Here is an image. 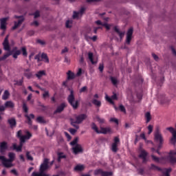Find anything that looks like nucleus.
<instances>
[{"mask_svg":"<svg viewBox=\"0 0 176 176\" xmlns=\"http://www.w3.org/2000/svg\"><path fill=\"white\" fill-rule=\"evenodd\" d=\"M3 47L6 52H8L5 54L3 56L0 57V61H4L8 57L12 56L15 50H17V47H14L12 50H10V44H9V34L7 35L2 43Z\"/></svg>","mask_w":176,"mask_h":176,"instance_id":"f257e3e1","label":"nucleus"},{"mask_svg":"<svg viewBox=\"0 0 176 176\" xmlns=\"http://www.w3.org/2000/svg\"><path fill=\"white\" fill-rule=\"evenodd\" d=\"M9 159H6L5 156H0V160L2 161V164L6 168H10V167H13V162H14V159H16V154L14 153H8Z\"/></svg>","mask_w":176,"mask_h":176,"instance_id":"f03ea898","label":"nucleus"},{"mask_svg":"<svg viewBox=\"0 0 176 176\" xmlns=\"http://www.w3.org/2000/svg\"><path fill=\"white\" fill-rule=\"evenodd\" d=\"M49 169V159L45 158L43 162L40 166L39 171L40 173L33 172L32 176H49V175L45 174V171Z\"/></svg>","mask_w":176,"mask_h":176,"instance_id":"7ed1b4c3","label":"nucleus"},{"mask_svg":"<svg viewBox=\"0 0 176 176\" xmlns=\"http://www.w3.org/2000/svg\"><path fill=\"white\" fill-rule=\"evenodd\" d=\"M22 108L25 113L24 116L27 119L25 123H27V124H28L29 126H32V119H35V115H34L33 113H30L28 115V107H27V103H25V102H23Z\"/></svg>","mask_w":176,"mask_h":176,"instance_id":"20e7f679","label":"nucleus"},{"mask_svg":"<svg viewBox=\"0 0 176 176\" xmlns=\"http://www.w3.org/2000/svg\"><path fill=\"white\" fill-rule=\"evenodd\" d=\"M154 141L158 144V148H162L163 142H164V138H163V135L160 132V129L159 127L156 128L154 132Z\"/></svg>","mask_w":176,"mask_h":176,"instance_id":"39448f33","label":"nucleus"},{"mask_svg":"<svg viewBox=\"0 0 176 176\" xmlns=\"http://www.w3.org/2000/svg\"><path fill=\"white\" fill-rule=\"evenodd\" d=\"M69 90L70 91V94L67 97V101L74 109H78L79 107V100H75L74 90L71 89H69Z\"/></svg>","mask_w":176,"mask_h":176,"instance_id":"423d86ee","label":"nucleus"},{"mask_svg":"<svg viewBox=\"0 0 176 176\" xmlns=\"http://www.w3.org/2000/svg\"><path fill=\"white\" fill-rule=\"evenodd\" d=\"M91 128L94 131L96 132L97 134H108V133H111V127L100 126V131L98 130V126H97V124L94 122L91 124Z\"/></svg>","mask_w":176,"mask_h":176,"instance_id":"0eeeda50","label":"nucleus"},{"mask_svg":"<svg viewBox=\"0 0 176 176\" xmlns=\"http://www.w3.org/2000/svg\"><path fill=\"white\" fill-rule=\"evenodd\" d=\"M166 160L170 164H176V151H170L168 155L166 157Z\"/></svg>","mask_w":176,"mask_h":176,"instance_id":"6e6552de","label":"nucleus"},{"mask_svg":"<svg viewBox=\"0 0 176 176\" xmlns=\"http://www.w3.org/2000/svg\"><path fill=\"white\" fill-rule=\"evenodd\" d=\"M14 19H18V21H14V26L12 27V30H17V28H19V27L23 24V23H24V20H25V19L24 18V16H17L15 15L14 16Z\"/></svg>","mask_w":176,"mask_h":176,"instance_id":"1a4fd4ad","label":"nucleus"},{"mask_svg":"<svg viewBox=\"0 0 176 176\" xmlns=\"http://www.w3.org/2000/svg\"><path fill=\"white\" fill-rule=\"evenodd\" d=\"M94 175H101V176H113V173L112 172H108V171H104L102 169H97L94 171Z\"/></svg>","mask_w":176,"mask_h":176,"instance_id":"9d476101","label":"nucleus"},{"mask_svg":"<svg viewBox=\"0 0 176 176\" xmlns=\"http://www.w3.org/2000/svg\"><path fill=\"white\" fill-rule=\"evenodd\" d=\"M166 130H168V131H170V133H171V134L173 135V137L170 139V142L173 145H175V143H176V129H174V128L170 126V127L166 128Z\"/></svg>","mask_w":176,"mask_h":176,"instance_id":"9b49d317","label":"nucleus"},{"mask_svg":"<svg viewBox=\"0 0 176 176\" xmlns=\"http://www.w3.org/2000/svg\"><path fill=\"white\" fill-rule=\"evenodd\" d=\"M75 119L76 123L77 124H80V123H82L83 120H86V119H87V115L85 113H81L78 116H76Z\"/></svg>","mask_w":176,"mask_h":176,"instance_id":"f8f14e48","label":"nucleus"},{"mask_svg":"<svg viewBox=\"0 0 176 176\" xmlns=\"http://www.w3.org/2000/svg\"><path fill=\"white\" fill-rule=\"evenodd\" d=\"M133 28H131L128 30L126 32V45H130L131 43V39H133Z\"/></svg>","mask_w":176,"mask_h":176,"instance_id":"ddd939ff","label":"nucleus"},{"mask_svg":"<svg viewBox=\"0 0 176 176\" xmlns=\"http://www.w3.org/2000/svg\"><path fill=\"white\" fill-rule=\"evenodd\" d=\"M120 142L119 137L116 136L114 138L113 143L111 144L112 152H118V144Z\"/></svg>","mask_w":176,"mask_h":176,"instance_id":"4468645a","label":"nucleus"},{"mask_svg":"<svg viewBox=\"0 0 176 176\" xmlns=\"http://www.w3.org/2000/svg\"><path fill=\"white\" fill-rule=\"evenodd\" d=\"M21 134H23V131H21V130H19L17 132V135H16L18 138H19V140H21L22 137H25V139H27V140H30V138H31V137H32V134L31 133H30V131H28L26 133V135H22Z\"/></svg>","mask_w":176,"mask_h":176,"instance_id":"2eb2a0df","label":"nucleus"},{"mask_svg":"<svg viewBox=\"0 0 176 176\" xmlns=\"http://www.w3.org/2000/svg\"><path fill=\"white\" fill-rule=\"evenodd\" d=\"M23 75L27 79H32L34 78V74H32V72L30 69H25L23 70Z\"/></svg>","mask_w":176,"mask_h":176,"instance_id":"dca6fc26","label":"nucleus"},{"mask_svg":"<svg viewBox=\"0 0 176 176\" xmlns=\"http://www.w3.org/2000/svg\"><path fill=\"white\" fill-rule=\"evenodd\" d=\"M8 21V18H3L0 19V30L3 31H6V22Z\"/></svg>","mask_w":176,"mask_h":176,"instance_id":"f3484780","label":"nucleus"},{"mask_svg":"<svg viewBox=\"0 0 176 176\" xmlns=\"http://www.w3.org/2000/svg\"><path fill=\"white\" fill-rule=\"evenodd\" d=\"M72 149L74 155H78V153H82L83 152V148H82L80 144H76Z\"/></svg>","mask_w":176,"mask_h":176,"instance_id":"a211bd4d","label":"nucleus"},{"mask_svg":"<svg viewBox=\"0 0 176 176\" xmlns=\"http://www.w3.org/2000/svg\"><path fill=\"white\" fill-rule=\"evenodd\" d=\"M105 99L107 100V101H108V102H110V104H114L115 102H113V100H118V96L116 95V94H113V95L111 96V98H109V96L106 95Z\"/></svg>","mask_w":176,"mask_h":176,"instance_id":"6ab92c4d","label":"nucleus"},{"mask_svg":"<svg viewBox=\"0 0 176 176\" xmlns=\"http://www.w3.org/2000/svg\"><path fill=\"white\" fill-rule=\"evenodd\" d=\"M65 107H67V105L65 104V103H62L61 104H60L57 109H56V111L54 112V113H61V112H63V111H64V109L65 108Z\"/></svg>","mask_w":176,"mask_h":176,"instance_id":"aec40b11","label":"nucleus"},{"mask_svg":"<svg viewBox=\"0 0 176 176\" xmlns=\"http://www.w3.org/2000/svg\"><path fill=\"white\" fill-rule=\"evenodd\" d=\"M113 30L115 32H116V34L119 35L120 39H123V38L124 37V32H120V30H119V29L118 28V26H115Z\"/></svg>","mask_w":176,"mask_h":176,"instance_id":"412c9836","label":"nucleus"},{"mask_svg":"<svg viewBox=\"0 0 176 176\" xmlns=\"http://www.w3.org/2000/svg\"><path fill=\"white\" fill-rule=\"evenodd\" d=\"M6 149H8V143H6V142H2L0 144V152L2 153L4 151H6Z\"/></svg>","mask_w":176,"mask_h":176,"instance_id":"4be33fe9","label":"nucleus"},{"mask_svg":"<svg viewBox=\"0 0 176 176\" xmlns=\"http://www.w3.org/2000/svg\"><path fill=\"white\" fill-rule=\"evenodd\" d=\"M36 76L38 79H41L43 76H46V71L45 70H40L36 74Z\"/></svg>","mask_w":176,"mask_h":176,"instance_id":"5701e85b","label":"nucleus"},{"mask_svg":"<svg viewBox=\"0 0 176 176\" xmlns=\"http://www.w3.org/2000/svg\"><path fill=\"white\" fill-rule=\"evenodd\" d=\"M8 122L9 123L10 128L14 129V127L17 124V122H16V119L11 118L8 120Z\"/></svg>","mask_w":176,"mask_h":176,"instance_id":"b1692460","label":"nucleus"},{"mask_svg":"<svg viewBox=\"0 0 176 176\" xmlns=\"http://www.w3.org/2000/svg\"><path fill=\"white\" fill-rule=\"evenodd\" d=\"M41 59L43 61H44V63H47V64H49L50 60L49 57L47 56V54L43 52L41 54Z\"/></svg>","mask_w":176,"mask_h":176,"instance_id":"393cba45","label":"nucleus"},{"mask_svg":"<svg viewBox=\"0 0 176 176\" xmlns=\"http://www.w3.org/2000/svg\"><path fill=\"white\" fill-rule=\"evenodd\" d=\"M67 80H72L75 78V74L72 72L71 70H69L67 72Z\"/></svg>","mask_w":176,"mask_h":176,"instance_id":"a878e982","label":"nucleus"},{"mask_svg":"<svg viewBox=\"0 0 176 176\" xmlns=\"http://www.w3.org/2000/svg\"><path fill=\"white\" fill-rule=\"evenodd\" d=\"M61 159H67V155H64V153L63 152L58 153V163H60L61 162Z\"/></svg>","mask_w":176,"mask_h":176,"instance_id":"bb28decb","label":"nucleus"},{"mask_svg":"<svg viewBox=\"0 0 176 176\" xmlns=\"http://www.w3.org/2000/svg\"><path fill=\"white\" fill-rule=\"evenodd\" d=\"M5 108H14V103L12 101H7L4 104Z\"/></svg>","mask_w":176,"mask_h":176,"instance_id":"cd10ccee","label":"nucleus"},{"mask_svg":"<svg viewBox=\"0 0 176 176\" xmlns=\"http://www.w3.org/2000/svg\"><path fill=\"white\" fill-rule=\"evenodd\" d=\"M20 54H21V50H15L14 52L12 53V57L13 58H17V57H19V56H20Z\"/></svg>","mask_w":176,"mask_h":176,"instance_id":"c85d7f7f","label":"nucleus"},{"mask_svg":"<svg viewBox=\"0 0 176 176\" xmlns=\"http://www.w3.org/2000/svg\"><path fill=\"white\" fill-rule=\"evenodd\" d=\"M94 54L92 52L88 53V58L91 61V64H97L96 61H94V59L93 58Z\"/></svg>","mask_w":176,"mask_h":176,"instance_id":"c756f323","label":"nucleus"},{"mask_svg":"<svg viewBox=\"0 0 176 176\" xmlns=\"http://www.w3.org/2000/svg\"><path fill=\"white\" fill-rule=\"evenodd\" d=\"M9 96H10V93H9V91L6 90L2 96V100H8V98H9Z\"/></svg>","mask_w":176,"mask_h":176,"instance_id":"7c9ffc66","label":"nucleus"},{"mask_svg":"<svg viewBox=\"0 0 176 176\" xmlns=\"http://www.w3.org/2000/svg\"><path fill=\"white\" fill-rule=\"evenodd\" d=\"M85 170V166L77 165L74 167V171H83Z\"/></svg>","mask_w":176,"mask_h":176,"instance_id":"2f4dec72","label":"nucleus"},{"mask_svg":"<svg viewBox=\"0 0 176 176\" xmlns=\"http://www.w3.org/2000/svg\"><path fill=\"white\" fill-rule=\"evenodd\" d=\"M12 148L14 151H16V152H21L23 148L21 146H17L16 144H12Z\"/></svg>","mask_w":176,"mask_h":176,"instance_id":"473e14b6","label":"nucleus"},{"mask_svg":"<svg viewBox=\"0 0 176 176\" xmlns=\"http://www.w3.org/2000/svg\"><path fill=\"white\" fill-rule=\"evenodd\" d=\"M148 156V153L145 150H142L139 155V157L142 159V157H146Z\"/></svg>","mask_w":176,"mask_h":176,"instance_id":"72a5a7b5","label":"nucleus"},{"mask_svg":"<svg viewBox=\"0 0 176 176\" xmlns=\"http://www.w3.org/2000/svg\"><path fill=\"white\" fill-rule=\"evenodd\" d=\"M70 121H71L72 126H73V127H75V129L78 130V129H79V125H78V124L76 123V121H75L74 118H71Z\"/></svg>","mask_w":176,"mask_h":176,"instance_id":"f704fd0d","label":"nucleus"},{"mask_svg":"<svg viewBox=\"0 0 176 176\" xmlns=\"http://www.w3.org/2000/svg\"><path fill=\"white\" fill-rule=\"evenodd\" d=\"M151 170H157V171H163V169L153 164H151Z\"/></svg>","mask_w":176,"mask_h":176,"instance_id":"c9c22d12","label":"nucleus"},{"mask_svg":"<svg viewBox=\"0 0 176 176\" xmlns=\"http://www.w3.org/2000/svg\"><path fill=\"white\" fill-rule=\"evenodd\" d=\"M92 103L94 104V105H96V107H98V108H100V107H101V101L96 99H94L92 100Z\"/></svg>","mask_w":176,"mask_h":176,"instance_id":"e433bc0d","label":"nucleus"},{"mask_svg":"<svg viewBox=\"0 0 176 176\" xmlns=\"http://www.w3.org/2000/svg\"><path fill=\"white\" fill-rule=\"evenodd\" d=\"M36 122H37V123H41V124L46 123V121L45 120V119H43V117L42 116H38L36 119Z\"/></svg>","mask_w":176,"mask_h":176,"instance_id":"4c0bfd02","label":"nucleus"},{"mask_svg":"<svg viewBox=\"0 0 176 176\" xmlns=\"http://www.w3.org/2000/svg\"><path fill=\"white\" fill-rule=\"evenodd\" d=\"M145 118L146 119V123H149V122H151L152 119V117L151 116V113L150 112L146 113Z\"/></svg>","mask_w":176,"mask_h":176,"instance_id":"58836bf2","label":"nucleus"},{"mask_svg":"<svg viewBox=\"0 0 176 176\" xmlns=\"http://www.w3.org/2000/svg\"><path fill=\"white\" fill-rule=\"evenodd\" d=\"M110 80H111L112 85H113V86H116L118 85V79H116V78L111 76Z\"/></svg>","mask_w":176,"mask_h":176,"instance_id":"ea45409f","label":"nucleus"},{"mask_svg":"<svg viewBox=\"0 0 176 176\" xmlns=\"http://www.w3.org/2000/svg\"><path fill=\"white\" fill-rule=\"evenodd\" d=\"M96 120L100 124H104V123H105V119L101 118L98 116H96Z\"/></svg>","mask_w":176,"mask_h":176,"instance_id":"a19ab883","label":"nucleus"},{"mask_svg":"<svg viewBox=\"0 0 176 176\" xmlns=\"http://www.w3.org/2000/svg\"><path fill=\"white\" fill-rule=\"evenodd\" d=\"M28 139H25V136L22 137L20 139V143H19V146H21V148H23V145H24V142H25V140Z\"/></svg>","mask_w":176,"mask_h":176,"instance_id":"79ce46f5","label":"nucleus"},{"mask_svg":"<svg viewBox=\"0 0 176 176\" xmlns=\"http://www.w3.org/2000/svg\"><path fill=\"white\" fill-rule=\"evenodd\" d=\"M21 52H22V54L25 57H27V56H28V53L27 52V48H25V47H22Z\"/></svg>","mask_w":176,"mask_h":176,"instance_id":"37998d69","label":"nucleus"},{"mask_svg":"<svg viewBox=\"0 0 176 176\" xmlns=\"http://www.w3.org/2000/svg\"><path fill=\"white\" fill-rule=\"evenodd\" d=\"M23 83H24V77H22L21 80L16 81V85H17V86H23Z\"/></svg>","mask_w":176,"mask_h":176,"instance_id":"c03bdc74","label":"nucleus"},{"mask_svg":"<svg viewBox=\"0 0 176 176\" xmlns=\"http://www.w3.org/2000/svg\"><path fill=\"white\" fill-rule=\"evenodd\" d=\"M41 53L36 54L34 57V60H37V62L38 63H40V61L42 60V59H41Z\"/></svg>","mask_w":176,"mask_h":176,"instance_id":"a18cd8bd","label":"nucleus"},{"mask_svg":"<svg viewBox=\"0 0 176 176\" xmlns=\"http://www.w3.org/2000/svg\"><path fill=\"white\" fill-rule=\"evenodd\" d=\"M26 157H27L28 160H31V161L34 160V158L30 154V151L26 152Z\"/></svg>","mask_w":176,"mask_h":176,"instance_id":"49530a36","label":"nucleus"},{"mask_svg":"<svg viewBox=\"0 0 176 176\" xmlns=\"http://www.w3.org/2000/svg\"><path fill=\"white\" fill-rule=\"evenodd\" d=\"M50 97V95L49 94V91H45L44 92V94H43V98H44V100H46V98Z\"/></svg>","mask_w":176,"mask_h":176,"instance_id":"de8ad7c7","label":"nucleus"},{"mask_svg":"<svg viewBox=\"0 0 176 176\" xmlns=\"http://www.w3.org/2000/svg\"><path fill=\"white\" fill-rule=\"evenodd\" d=\"M70 145L74 146V145H78V138H76L73 141L70 142Z\"/></svg>","mask_w":176,"mask_h":176,"instance_id":"09e8293b","label":"nucleus"},{"mask_svg":"<svg viewBox=\"0 0 176 176\" xmlns=\"http://www.w3.org/2000/svg\"><path fill=\"white\" fill-rule=\"evenodd\" d=\"M79 14H79L78 12L74 11L72 18H73L74 19H78V17H79Z\"/></svg>","mask_w":176,"mask_h":176,"instance_id":"8fccbe9b","label":"nucleus"},{"mask_svg":"<svg viewBox=\"0 0 176 176\" xmlns=\"http://www.w3.org/2000/svg\"><path fill=\"white\" fill-rule=\"evenodd\" d=\"M119 109L121 112H123L124 113H126V108L124 107V106H123V104H120L119 106Z\"/></svg>","mask_w":176,"mask_h":176,"instance_id":"3c124183","label":"nucleus"},{"mask_svg":"<svg viewBox=\"0 0 176 176\" xmlns=\"http://www.w3.org/2000/svg\"><path fill=\"white\" fill-rule=\"evenodd\" d=\"M147 129L148 130V134L149 135H151L152 133V131H153V126L148 125Z\"/></svg>","mask_w":176,"mask_h":176,"instance_id":"603ef678","label":"nucleus"},{"mask_svg":"<svg viewBox=\"0 0 176 176\" xmlns=\"http://www.w3.org/2000/svg\"><path fill=\"white\" fill-rule=\"evenodd\" d=\"M70 24H72V21L68 20L66 21V23H65V27L66 28H71V25Z\"/></svg>","mask_w":176,"mask_h":176,"instance_id":"864d4df0","label":"nucleus"},{"mask_svg":"<svg viewBox=\"0 0 176 176\" xmlns=\"http://www.w3.org/2000/svg\"><path fill=\"white\" fill-rule=\"evenodd\" d=\"M110 122H113V123H116V124H119V120L115 118H111L110 119Z\"/></svg>","mask_w":176,"mask_h":176,"instance_id":"5fc2aeb1","label":"nucleus"},{"mask_svg":"<svg viewBox=\"0 0 176 176\" xmlns=\"http://www.w3.org/2000/svg\"><path fill=\"white\" fill-rule=\"evenodd\" d=\"M102 27H104L107 31H109L111 30V25H108V23H104L102 24Z\"/></svg>","mask_w":176,"mask_h":176,"instance_id":"6e6d98bb","label":"nucleus"},{"mask_svg":"<svg viewBox=\"0 0 176 176\" xmlns=\"http://www.w3.org/2000/svg\"><path fill=\"white\" fill-rule=\"evenodd\" d=\"M86 10V8L85 7H82L80 10V11L78 12L79 14H80V16H82L83 14V13H85Z\"/></svg>","mask_w":176,"mask_h":176,"instance_id":"4d7b16f0","label":"nucleus"},{"mask_svg":"<svg viewBox=\"0 0 176 176\" xmlns=\"http://www.w3.org/2000/svg\"><path fill=\"white\" fill-rule=\"evenodd\" d=\"M151 157H152L153 160H154V162H157V163H159V162H160L159 157H157L153 155H151Z\"/></svg>","mask_w":176,"mask_h":176,"instance_id":"13d9d810","label":"nucleus"},{"mask_svg":"<svg viewBox=\"0 0 176 176\" xmlns=\"http://www.w3.org/2000/svg\"><path fill=\"white\" fill-rule=\"evenodd\" d=\"M10 173L12 174H14V175L19 176V173H17V170H16V169H12L10 170Z\"/></svg>","mask_w":176,"mask_h":176,"instance_id":"bf43d9fd","label":"nucleus"},{"mask_svg":"<svg viewBox=\"0 0 176 176\" xmlns=\"http://www.w3.org/2000/svg\"><path fill=\"white\" fill-rule=\"evenodd\" d=\"M87 90V87L85 86L82 87L80 89V93H85V91H86Z\"/></svg>","mask_w":176,"mask_h":176,"instance_id":"052dcab7","label":"nucleus"},{"mask_svg":"<svg viewBox=\"0 0 176 176\" xmlns=\"http://www.w3.org/2000/svg\"><path fill=\"white\" fill-rule=\"evenodd\" d=\"M37 43H39L42 46H43V45H46V43L41 39L37 40Z\"/></svg>","mask_w":176,"mask_h":176,"instance_id":"680f3d73","label":"nucleus"},{"mask_svg":"<svg viewBox=\"0 0 176 176\" xmlns=\"http://www.w3.org/2000/svg\"><path fill=\"white\" fill-rule=\"evenodd\" d=\"M34 19H38L41 14H39V11H36L34 14Z\"/></svg>","mask_w":176,"mask_h":176,"instance_id":"e2e57ef3","label":"nucleus"},{"mask_svg":"<svg viewBox=\"0 0 176 176\" xmlns=\"http://www.w3.org/2000/svg\"><path fill=\"white\" fill-rule=\"evenodd\" d=\"M138 174H140V175H144V169H142V168H139V169L138 170Z\"/></svg>","mask_w":176,"mask_h":176,"instance_id":"0e129e2a","label":"nucleus"},{"mask_svg":"<svg viewBox=\"0 0 176 176\" xmlns=\"http://www.w3.org/2000/svg\"><path fill=\"white\" fill-rule=\"evenodd\" d=\"M77 130L75 129H69V132L71 133V134H72L73 135L76 133Z\"/></svg>","mask_w":176,"mask_h":176,"instance_id":"69168bd1","label":"nucleus"},{"mask_svg":"<svg viewBox=\"0 0 176 176\" xmlns=\"http://www.w3.org/2000/svg\"><path fill=\"white\" fill-rule=\"evenodd\" d=\"M34 34H35V32L34 30H30L28 32V34L29 35V36H32Z\"/></svg>","mask_w":176,"mask_h":176,"instance_id":"338daca9","label":"nucleus"},{"mask_svg":"<svg viewBox=\"0 0 176 176\" xmlns=\"http://www.w3.org/2000/svg\"><path fill=\"white\" fill-rule=\"evenodd\" d=\"M99 70L102 72L104 71V64H100Z\"/></svg>","mask_w":176,"mask_h":176,"instance_id":"774afa93","label":"nucleus"}]
</instances>
